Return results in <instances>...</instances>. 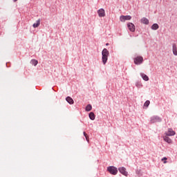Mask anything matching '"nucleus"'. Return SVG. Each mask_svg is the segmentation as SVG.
I'll list each match as a JSON object with an SVG mask.
<instances>
[{"label":"nucleus","mask_w":177,"mask_h":177,"mask_svg":"<svg viewBox=\"0 0 177 177\" xmlns=\"http://www.w3.org/2000/svg\"><path fill=\"white\" fill-rule=\"evenodd\" d=\"M150 106V100H147L144 104V107H149Z\"/></svg>","instance_id":"nucleus-21"},{"label":"nucleus","mask_w":177,"mask_h":177,"mask_svg":"<svg viewBox=\"0 0 177 177\" xmlns=\"http://www.w3.org/2000/svg\"><path fill=\"white\" fill-rule=\"evenodd\" d=\"M159 27H160V26H158V24H153L151 26V30H158Z\"/></svg>","instance_id":"nucleus-16"},{"label":"nucleus","mask_w":177,"mask_h":177,"mask_svg":"<svg viewBox=\"0 0 177 177\" xmlns=\"http://www.w3.org/2000/svg\"><path fill=\"white\" fill-rule=\"evenodd\" d=\"M17 0H14V2H17Z\"/></svg>","instance_id":"nucleus-25"},{"label":"nucleus","mask_w":177,"mask_h":177,"mask_svg":"<svg viewBox=\"0 0 177 177\" xmlns=\"http://www.w3.org/2000/svg\"><path fill=\"white\" fill-rule=\"evenodd\" d=\"M30 63L32 64V66H37V64H38V61L36 59H32Z\"/></svg>","instance_id":"nucleus-19"},{"label":"nucleus","mask_w":177,"mask_h":177,"mask_svg":"<svg viewBox=\"0 0 177 177\" xmlns=\"http://www.w3.org/2000/svg\"><path fill=\"white\" fill-rule=\"evenodd\" d=\"M127 27L129 30V31H131V32H135V30H136V27H135V24H133V23H128L127 24Z\"/></svg>","instance_id":"nucleus-8"},{"label":"nucleus","mask_w":177,"mask_h":177,"mask_svg":"<svg viewBox=\"0 0 177 177\" xmlns=\"http://www.w3.org/2000/svg\"><path fill=\"white\" fill-rule=\"evenodd\" d=\"M165 135H167V136H175L176 133L171 128H170L167 132L165 133Z\"/></svg>","instance_id":"nucleus-7"},{"label":"nucleus","mask_w":177,"mask_h":177,"mask_svg":"<svg viewBox=\"0 0 177 177\" xmlns=\"http://www.w3.org/2000/svg\"><path fill=\"white\" fill-rule=\"evenodd\" d=\"M136 86L137 88H142L143 86V84H142V82H136Z\"/></svg>","instance_id":"nucleus-18"},{"label":"nucleus","mask_w":177,"mask_h":177,"mask_svg":"<svg viewBox=\"0 0 177 177\" xmlns=\"http://www.w3.org/2000/svg\"><path fill=\"white\" fill-rule=\"evenodd\" d=\"M88 117H89L90 120H91L92 121L95 120V113L93 112H91L88 114Z\"/></svg>","instance_id":"nucleus-15"},{"label":"nucleus","mask_w":177,"mask_h":177,"mask_svg":"<svg viewBox=\"0 0 177 177\" xmlns=\"http://www.w3.org/2000/svg\"><path fill=\"white\" fill-rule=\"evenodd\" d=\"M66 100L68 102V103H69V104H74V100H73L71 97H67Z\"/></svg>","instance_id":"nucleus-12"},{"label":"nucleus","mask_w":177,"mask_h":177,"mask_svg":"<svg viewBox=\"0 0 177 177\" xmlns=\"http://www.w3.org/2000/svg\"><path fill=\"white\" fill-rule=\"evenodd\" d=\"M97 14L99 17H104L106 16V12L104 11V9L100 8L97 10Z\"/></svg>","instance_id":"nucleus-9"},{"label":"nucleus","mask_w":177,"mask_h":177,"mask_svg":"<svg viewBox=\"0 0 177 177\" xmlns=\"http://www.w3.org/2000/svg\"><path fill=\"white\" fill-rule=\"evenodd\" d=\"M140 77H142V80H144V81H149V76H147L146 74L141 73Z\"/></svg>","instance_id":"nucleus-11"},{"label":"nucleus","mask_w":177,"mask_h":177,"mask_svg":"<svg viewBox=\"0 0 177 177\" xmlns=\"http://www.w3.org/2000/svg\"><path fill=\"white\" fill-rule=\"evenodd\" d=\"M110 55V53H109V50L106 48H104L102 52V59L103 64H106L107 63V60L109 59V55Z\"/></svg>","instance_id":"nucleus-1"},{"label":"nucleus","mask_w":177,"mask_h":177,"mask_svg":"<svg viewBox=\"0 0 177 177\" xmlns=\"http://www.w3.org/2000/svg\"><path fill=\"white\" fill-rule=\"evenodd\" d=\"M118 171L124 176H128V171H127V168L122 167L118 168Z\"/></svg>","instance_id":"nucleus-6"},{"label":"nucleus","mask_w":177,"mask_h":177,"mask_svg":"<svg viewBox=\"0 0 177 177\" xmlns=\"http://www.w3.org/2000/svg\"><path fill=\"white\" fill-rule=\"evenodd\" d=\"M134 64H136L137 66H139L143 63V57L142 56H138L133 59Z\"/></svg>","instance_id":"nucleus-4"},{"label":"nucleus","mask_w":177,"mask_h":177,"mask_svg":"<svg viewBox=\"0 0 177 177\" xmlns=\"http://www.w3.org/2000/svg\"><path fill=\"white\" fill-rule=\"evenodd\" d=\"M83 133H84V136H85L86 138V140L89 142V138H88V135L86 134V133L84 131Z\"/></svg>","instance_id":"nucleus-22"},{"label":"nucleus","mask_w":177,"mask_h":177,"mask_svg":"<svg viewBox=\"0 0 177 177\" xmlns=\"http://www.w3.org/2000/svg\"><path fill=\"white\" fill-rule=\"evenodd\" d=\"M131 19H132V17L130 15H121L120 17V20L122 21V23H125L127 20H131Z\"/></svg>","instance_id":"nucleus-5"},{"label":"nucleus","mask_w":177,"mask_h":177,"mask_svg":"<svg viewBox=\"0 0 177 177\" xmlns=\"http://www.w3.org/2000/svg\"><path fill=\"white\" fill-rule=\"evenodd\" d=\"M106 45H109V43H106Z\"/></svg>","instance_id":"nucleus-26"},{"label":"nucleus","mask_w":177,"mask_h":177,"mask_svg":"<svg viewBox=\"0 0 177 177\" xmlns=\"http://www.w3.org/2000/svg\"><path fill=\"white\" fill-rule=\"evenodd\" d=\"M39 24H41V19H38L37 23L33 24L32 27L37 28V27H39Z\"/></svg>","instance_id":"nucleus-14"},{"label":"nucleus","mask_w":177,"mask_h":177,"mask_svg":"<svg viewBox=\"0 0 177 177\" xmlns=\"http://www.w3.org/2000/svg\"><path fill=\"white\" fill-rule=\"evenodd\" d=\"M91 110H92V105L88 104L86 106V111H91Z\"/></svg>","instance_id":"nucleus-20"},{"label":"nucleus","mask_w":177,"mask_h":177,"mask_svg":"<svg viewBox=\"0 0 177 177\" xmlns=\"http://www.w3.org/2000/svg\"><path fill=\"white\" fill-rule=\"evenodd\" d=\"M164 160H167V158L164 157L163 158H162V161H164Z\"/></svg>","instance_id":"nucleus-23"},{"label":"nucleus","mask_w":177,"mask_h":177,"mask_svg":"<svg viewBox=\"0 0 177 177\" xmlns=\"http://www.w3.org/2000/svg\"><path fill=\"white\" fill-rule=\"evenodd\" d=\"M107 171L111 174V175H117V174H118V169L114 166L108 167Z\"/></svg>","instance_id":"nucleus-2"},{"label":"nucleus","mask_w":177,"mask_h":177,"mask_svg":"<svg viewBox=\"0 0 177 177\" xmlns=\"http://www.w3.org/2000/svg\"><path fill=\"white\" fill-rule=\"evenodd\" d=\"M169 136H163V140H165V142H166L167 143H169V145L172 144V140L171 138H169V137H168Z\"/></svg>","instance_id":"nucleus-10"},{"label":"nucleus","mask_w":177,"mask_h":177,"mask_svg":"<svg viewBox=\"0 0 177 177\" xmlns=\"http://www.w3.org/2000/svg\"><path fill=\"white\" fill-rule=\"evenodd\" d=\"M173 55H174V56H177V47L176 45L173 46Z\"/></svg>","instance_id":"nucleus-17"},{"label":"nucleus","mask_w":177,"mask_h":177,"mask_svg":"<svg viewBox=\"0 0 177 177\" xmlns=\"http://www.w3.org/2000/svg\"><path fill=\"white\" fill-rule=\"evenodd\" d=\"M141 23L142 24H149V19L146 17H143L142 19H141Z\"/></svg>","instance_id":"nucleus-13"},{"label":"nucleus","mask_w":177,"mask_h":177,"mask_svg":"<svg viewBox=\"0 0 177 177\" xmlns=\"http://www.w3.org/2000/svg\"><path fill=\"white\" fill-rule=\"evenodd\" d=\"M161 121H162V118L158 115H153L150 118L151 124H155V122H161Z\"/></svg>","instance_id":"nucleus-3"},{"label":"nucleus","mask_w":177,"mask_h":177,"mask_svg":"<svg viewBox=\"0 0 177 177\" xmlns=\"http://www.w3.org/2000/svg\"><path fill=\"white\" fill-rule=\"evenodd\" d=\"M164 164H167V160H165V161H164Z\"/></svg>","instance_id":"nucleus-24"}]
</instances>
